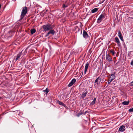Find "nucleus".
<instances>
[{
    "mask_svg": "<svg viewBox=\"0 0 133 133\" xmlns=\"http://www.w3.org/2000/svg\"><path fill=\"white\" fill-rule=\"evenodd\" d=\"M42 27L43 28V31L46 32L50 30V29H52L54 28L55 27V25H51L50 24H47L43 25Z\"/></svg>",
    "mask_w": 133,
    "mask_h": 133,
    "instance_id": "f257e3e1",
    "label": "nucleus"
},
{
    "mask_svg": "<svg viewBox=\"0 0 133 133\" xmlns=\"http://www.w3.org/2000/svg\"><path fill=\"white\" fill-rule=\"evenodd\" d=\"M27 12V8L26 6L23 7V9L21 12V15L20 16V20L22 19L24 16L26 14Z\"/></svg>",
    "mask_w": 133,
    "mask_h": 133,
    "instance_id": "f03ea898",
    "label": "nucleus"
},
{
    "mask_svg": "<svg viewBox=\"0 0 133 133\" xmlns=\"http://www.w3.org/2000/svg\"><path fill=\"white\" fill-rule=\"evenodd\" d=\"M101 80V78L100 77L97 78L95 81V84L94 86L95 88H97L98 86L100 84Z\"/></svg>",
    "mask_w": 133,
    "mask_h": 133,
    "instance_id": "7ed1b4c3",
    "label": "nucleus"
},
{
    "mask_svg": "<svg viewBox=\"0 0 133 133\" xmlns=\"http://www.w3.org/2000/svg\"><path fill=\"white\" fill-rule=\"evenodd\" d=\"M14 27L16 31H15L14 29H13V30H11L10 31H9L7 34V36L8 38L12 37L14 33L17 30V29H16L17 26H16Z\"/></svg>",
    "mask_w": 133,
    "mask_h": 133,
    "instance_id": "20e7f679",
    "label": "nucleus"
},
{
    "mask_svg": "<svg viewBox=\"0 0 133 133\" xmlns=\"http://www.w3.org/2000/svg\"><path fill=\"white\" fill-rule=\"evenodd\" d=\"M105 17V16L104 15L102 14L100 15L97 19V22L98 23H99Z\"/></svg>",
    "mask_w": 133,
    "mask_h": 133,
    "instance_id": "39448f33",
    "label": "nucleus"
},
{
    "mask_svg": "<svg viewBox=\"0 0 133 133\" xmlns=\"http://www.w3.org/2000/svg\"><path fill=\"white\" fill-rule=\"evenodd\" d=\"M76 81V79L75 78H74L71 80V82L69 83L68 85V87H70Z\"/></svg>",
    "mask_w": 133,
    "mask_h": 133,
    "instance_id": "423d86ee",
    "label": "nucleus"
},
{
    "mask_svg": "<svg viewBox=\"0 0 133 133\" xmlns=\"http://www.w3.org/2000/svg\"><path fill=\"white\" fill-rule=\"evenodd\" d=\"M22 53V51H21L19 52L16 56L14 57L15 59V61H17L20 58Z\"/></svg>",
    "mask_w": 133,
    "mask_h": 133,
    "instance_id": "0eeeda50",
    "label": "nucleus"
},
{
    "mask_svg": "<svg viewBox=\"0 0 133 133\" xmlns=\"http://www.w3.org/2000/svg\"><path fill=\"white\" fill-rule=\"evenodd\" d=\"M106 60L109 62H111L112 61V58L109 54H106Z\"/></svg>",
    "mask_w": 133,
    "mask_h": 133,
    "instance_id": "6e6552de",
    "label": "nucleus"
},
{
    "mask_svg": "<svg viewBox=\"0 0 133 133\" xmlns=\"http://www.w3.org/2000/svg\"><path fill=\"white\" fill-rule=\"evenodd\" d=\"M116 42L117 43L118 46H121V44L119 40L117 37H116L115 38Z\"/></svg>",
    "mask_w": 133,
    "mask_h": 133,
    "instance_id": "1a4fd4ad",
    "label": "nucleus"
},
{
    "mask_svg": "<svg viewBox=\"0 0 133 133\" xmlns=\"http://www.w3.org/2000/svg\"><path fill=\"white\" fill-rule=\"evenodd\" d=\"M83 37L85 38H87L88 37V34L84 30L83 31Z\"/></svg>",
    "mask_w": 133,
    "mask_h": 133,
    "instance_id": "9d476101",
    "label": "nucleus"
},
{
    "mask_svg": "<svg viewBox=\"0 0 133 133\" xmlns=\"http://www.w3.org/2000/svg\"><path fill=\"white\" fill-rule=\"evenodd\" d=\"M125 126L123 125H122L119 128V130L121 132H123L125 130Z\"/></svg>",
    "mask_w": 133,
    "mask_h": 133,
    "instance_id": "9b49d317",
    "label": "nucleus"
},
{
    "mask_svg": "<svg viewBox=\"0 0 133 133\" xmlns=\"http://www.w3.org/2000/svg\"><path fill=\"white\" fill-rule=\"evenodd\" d=\"M89 65V63L88 62H87V63H86L85 64V67L84 71V74H85L86 73V72L87 71V70L88 68Z\"/></svg>",
    "mask_w": 133,
    "mask_h": 133,
    "instance_id": "f8f14e48",
    "label": "nucleus"
},
{
    "mask_svg": "<svg viewBox=\"0 0 133 133\" xmlns=\"http://www.w3.org/2000/svg\"><path fill=\"white\" fill-rule=\"evenodd\" d=\"M118 36L122 41H123V37H122L121 32L120 31H119L118 32Z\"/></svg>",
    "mask_w": 133,
    "mask_h": 133,
    "instance_id": "ddd939ff",
    "label": "nucleus"
},
{
    "mask_svg": "<svg viewBox=\"0 0 133 133\" xmlns=\"http://www.w3.org/2000/svg\"><path fill=\"white\" fill-rule=\"evenodd\" d=\"M88 93L87 91H86L85 92H83L81 96V98L82 99H83L87 95V94Z\"/></svg>",
    "mask_w": 133,
    "mask_h": 133,
    "instance_id": "4468645a",
    "label": "nucleus"
},
{
    "mask_svg": "<svg viewBox=\"0 0 133 133\" xmlns=\"http://www.w3.org/2000/svg\"><path fill=\"white\" fill-rule=\"evenodd\" d=\"M57 103L60 105H61L65 108H67V107L65 105L64 103H63L62 102L58 101H57Z\"/></svg>",
    "mask_w": 133,
    "mask_h": 133,
    "instance_id": "2eb2a0df",
    "label": "nucleus"
},
{
    "mask_svg": "<svg viewBox=\"0 0 133 133\" xmlns=\"http://www.w3.org/2000/svg\"><path fill=\"white\" fill-rule=\"evenodd\" d=\"M49 34H51L52 35H53L55 33V32L54 30L52 29H50L49 32Z\"/></svg>",
    "mask_w": 133,
    "mask_h": 133,
    "instance_id": "dca6fc26",
    "label": "nucleus"
},
{
    "mask_svg": "<svg viewBox=\"0 0 133 133\" xmlns=\"http://www.w3.org/2000/svg\"><path fill=\"white\" fill-rule=\"evenodd\" d=\"M129 101H124L122 103V104L124 105H127L129 104Z\"/></svg>",
    "mask_w": 133,
    "mask_h": 133,
    "instance_id": "f3484780",
    "label": "nucleus"
},
{
    "mask_svg": "<svg viewBox=\"0 0 133 133\" xmlns=\"http://www.w3.org/2000/svg\"><path fill=\"white\" fill-rule=\"evenodd\" d=\"M98 10L97 8H95L92 10L91 12L92 13H94L97 12Z\"/></svg>",
    "mask_w": 133,
    "mask_h": 133,
    "instance_id": "a211bd4d",
    "label": "nucleus"
},
{
    "mask_svg": "<svg viewBox=\"0 0 133 133\" xmlns=\"http://www.w3.org/2000/svg\"><path fill=\"white\" fill-rule=\"evenodd\" d=\"M96 98H94L93 101H92V102H91V103H90V105H93L95 103V102H96Z\"/></svg>",
    "mask_w": 133,
    "mask_h": 133,
    "instance_id": "6ab92c4d",
    "label": "nucleus"
},
{
    "mask_svg": "<svg viewBox=\"0 0 133 133\" xmlns=\"http://www.w3.org/2000/svg\"><path fill=\"white\" fill-rule=\"evenodd\" d=\"M36 30L35 29H31V33L32 34H33L36 32Z\"/></svg>",
    "mask_w": 133,
    "mask_h": 133,
    "instance_id": "aec40b11",
    "label": "nucleus"
},
{
    "mask_svg": "<svg viewBox=\"0 0 133 133\" xmlns=\"http://www.w3.org/2000/svg\"><path fill=\"white\" fill-rule=\"evenodd\" d=\"M115 73L114 74H111V79H114L115 78Z\"/></svg>",
    "mask_w": 133,
    "mask_h": 133,
    "instance_id": "412c9836",
    "label": "nucleus"
},
{
    "mask_svg": "<svg viewBox=\"0 0 133 133\" xmlns=\"http://www.w3.org/2000/svg\"><path fill=\"white\" fill-rule=\"evenodd\" d=\"M68 6V5L66 4H63L62 5L63 8L65 9Z\"/></svg>",
    "mask_w": 133,
    "mask_h": 133,
    "instance_id": "4be33fe9",
    "label": "nucleus"
},
{
    "mask_svg": "<svg viewBox=\"0 0 133 133\" xmlns=\"http://www.w3.org/2000/svg\"><path fill=\"white\" fill-rule=\"evenodd\" d=\"M43 91L44 92H45V94H47V93L49 92V90L48 89V88H46V89H45L44 90H43Z\"/></svg>",
    "mask_w": 133,
    "mask_h": 133,
    "instance_id": "5701e85b",
    "label": "nucleus"
},
{
    "mask_svg": "<svg viewBox=\"0 0 133 133\" xmlns=\"http://www.w3.org/2000/svg\"><path fill=\"white\" fill-rule=\"evenodd\" d=\"M83 114V113L82 112H79V113H78L77 114V116L78 117H79L80 116V115Z\"/></svg>",
    "mask_w": 133,
    "mask_h": 133,
    "instance_id": "b1692460",
    "label": "nucleus"
},
{
    "mask_svg": "<svg viewBox=\"0 0 133 133\" xmlns=\"http://www.w3.org/2000/svg\"><path fill=\"white\" fill-rule=\"evenodd\" d=\"M110 52L112 53V55H114L116 54V52H115V51L112 50H111Z\"/></svg>",
    "mask_w": 133,
    "mask_h": 133,
    "instance_id": "393cba45",
    "label": "nucleus"
},
{
    "mask_svg": "<svg viewBox=\"0 0 133 133\" xmlns=\"http://www.w3.org/2000/svg\"><path fill=\"white\" fill-rule=\"evenodd\" d=\"M129 112H133V108H132L129 110Z\"/></svg>",
    "mask_w": 133,
    "mask_h": 133,
    "instance_id": "a878e982",
    "label": "nucleus"
},
{
    "mask_svg": "<svg viewBox=\"0 0 133 133\" xmlns=\"http://www.w3.org/2000/svg\"><path fill=\"white\" fill-rule=\"evenodd\" d=\"M49 32L45 35V37H47L48 36H49Z\"/></svg>",
    "mask_w": 133,
    "mask_h": 133,
    "instance_id": "bb28decb",
    "label": "nucleus"
},
{
    "mask_svg": "<svg viewBox=\"0 0 133 133\" xmlns=\"http://www.w3.org/2000/svg\"><path fill=\"white\" fill-rule=\"evenodd\" d=\"M130 65L132 66L133 65V59H132L131 61Z\"/></svg>",
    "mask_w": 133,
    "mask_h": 133,
    "instance_id": "cd10ccee",
    "label": "nucleus"
},
{
    "mask_svg": "<svg viewBox=\"0 0 133 133\" xmlns=\"http://www.w3.org/2000/svg\"><path fill=\"white\" fill-rule=\"evenodd\" d=\"M87 113H88V111H86L84 114V115H85Z\"/></svg>",
    "mask_w": 133,
    "mask_h": 133,
    "instance_id": "c85d7f7f",
    "label": "nucleus"
},
{
    "mask_svg": "<svg viewBox=\"0 0 133 133\" xmlns=\"http://www.w3.org/2000/svg\"><path fill=\"white\" fill-rule=\"evenodd\" d=\"M101 0V3H103L105 0Z\"/></svg>",
    "mask_w": 133,
    "mask_h": 133,
    "instance_id": "c756f323",
    "label": "nucleus"
},
{
    "mask_svg": "<svg viewBox=\"0 0 133 133\" xmlns=\"http://www.w3.org/2000/svg\"><path fill=\"white\" fill-rule=\"evenodd\" d=\"M111 82L110 81H109L108 82V84H109Z\"/></svg>",
    "mask_w": 133,
    "mask_h": 133,
    "instance_id": "7c9ffc66",
    "label": "nucleus"
},
{
    "mask_svg": "<svg viewBox=\"0 0 133 133\" xmlns=\"http://www.w3.org/2000/svg\"><path fill=\"white\" fill-rule=\"evenodd\" d=\"M131 85L133 86V81L132 82H131Z\"/></svg>",
    "mask_w": 133,
    "mask_h": 133,
    "instance_id": "2f4dec72",
    "label": "nucleus"
},
{
    "mask_svg": "<svg viewBox=\"0 0 133 133\" xmlns=\"http://www.w3.org/2000/svg\"><path fill=\"white\" fill-rule=\"evenodd\" d=\"M65 4H67V1H65Z\"/></svg>",
    "mask_w": 133,
    "mask_h": 133,
    "instance_id": "473e14b6",
    "label": "nucleus"
},
{
    "mask_svg": "<svg viewBox=\"0 0 133 133\" xmlns=\"http://www.w3.org/2000/svg\"><path fill=\"white\" fill-rule=\"evenodd\" d=\"M113 80V79H111L110 80V82H111Z\"/></svg>",
    "mask_w": 133,
    "mask_h": 133,
    "instance_id": "72a5a7b5",
    "label": "nucleus"
},
{
    "mask_svg": "<svg viewBox=\"0 0 133 133\" xmlns=\"http://www.w3.org/2000/svg\"><path fill=\"white\" fill-rule=\"evenodd\" d=\"M1 4H0V9L1 8Z\"/></svg>",
    "mask_w": 133,
    "mask_h": 133,
    "instance_id": "f704fd0d",
    "label": "nucleus"
},
{
    "mask_svg": "<svg viewBox=\"0 0 133 133\" xmlns=\"http://www.w3.org/2000/svg\"><path fill=\"white\" fill-rule=\"evenodd\" d=\"M27 66V65H25V67L26 68Z\"/></svg>",
    "mask_w": 133,
    "mask_h": 133,
    "instance_id": "c9c22d12",
    "label": "nucleus"
},
{
    "mask_svg": "<svg viewBox=\"0 0 133 133\" xmlns=\"http://www.w3.org/2000/svg\"><path fill=\"white\" fill-rule=\"evenodd\" d=\"M127 128H128V126H127V125H126V126H125Z\"/></svg>",
    "mask_w": 133,
    "mask_h": 133,
    "instance_id": "e433bc0d",
    "label": "nucleus"
},
{
    "mask_svg": "<svg viewBox=\"0 0 133 133\" xmlns=\"http://www.w3.org/2000/svg\"><path fill=\"white\" fill-rule=\"evenodd\" d=\"M1 97H0V99H1Z\"/></svg>",
    "mask_w": 133,
    "mask_h": 133,
    "instance_id": "4c0bfd02",
    "label": "nucleus"
},
{
    "mask_svg": "<svg viewBox=\"0 0 133 133\" xmlns=\"http://www.w3.org/2000/svg\"><path fill=\"white\" fill-rule=\"evenodd\" d=\"M14 26V25H13L12 26L13 27V26Z\"/></svg>",
    "mask_w": 133,
    "mask_h": 133,
    "instance_id": "58836bf2",
    "label": "nucleus"
},
{
    "mask_svg": "<svg viewBox=\"0 0 133 133\" xmlns=\"http://www.w3.org/2000/svg\"><path fill=\"white\" fill-rule=\"evenodd\" d=\"M83 73V71H82V74Z\"/></svg>",
    "mask_w": 133,
    "mask_h": 133,
    "instance_id": "ea45409f",
    "label": "nucleus"
}]
</instances>
